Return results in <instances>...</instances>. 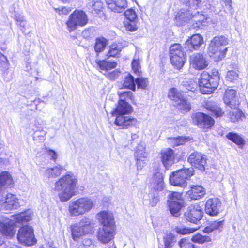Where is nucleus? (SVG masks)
Segmentation results:
<instances>
[{"mask_svg": "<svg viewBox=\"0 0 248 248\" xmlns=\"http://www.w3.org/2000/svg\"><path fill=\"white\" fill-rule=\"evenodd\" d=\"M97 219L101 226L98 229L97 238L103 244H107L112 240L116 234V222L113 214L107 210L97 214Z\"/></svg>", "mask_w": 248, "mask_h": 248, "instance_id": "1", "label": "nucleus"}, {"mask_svg": "<svg viewBox=\"0 0 248 248\" xmlns=\"http://www.w3.org/2000/svg\"><path fill=\"white\" fill-rule=\"evenodd\" d=\"M78 180L73 174H66L55 183L54 190L59 192L58 196L62 202H65L75 195L78 189Z\"/></svg>", "mask_w": 248, "mask_h": 248, "instance_id": "2", "label": "nucleus"}, {"mask_svg": "<svg viewBox=\"0 0 248 248\" xmlns=\"http://www.w3.org/2000/svg\"><path fill=\"white\" fill-rule=\"evenodd\" d=\"M164 180V176L161 171L160 168H155L148 184L150 195L149 204L151 207L155 206L159 201V193L163 190L165 186Z\"/></svg>", "mask_w": 248, "mask_h": 248, "instance_id": "3", "label": "nucleus"}, {"mask_svg": "<svg viewBox=\"0 0 248 248\" xmlns=\"http://www.w3.org/2000/svg\"><path fill=\"white\" fill-rule=\"evenodd\" d=\"M219 80L218 71L213 69L211 74L205 71L201 73L198 80V84L203 93L210 94L217 88Z\"/></svg>", "mask_w": 248, "mask_h": 248, "instance_id": "4", "label": "nucleus"}, {"mask_svg": "<svg viewBox=\"0 0 248 248\" xmlns=\"http://www.w3.org/2000/svg\"><path fill=\"white\" fill-rule=\"evenodd\" d=\"M228 44L227 39L222 36L214 37L211 40L208 48L210 56L216 62L225 58L228 50L225 46Z\"/></svg>", "mask_w": 248, "mask_h": 248, "instance_id": "5", "label": "nucleus"}, {"mask_svg": "<svg viewBox=\"0 0 248 248\" xmlns=\"http://www.w3.org/2000/svg\"><path fill=\"white\" fill-rule=\"evenodd\" d=\"M194 174V170L192 168L180 169L170 174V183L175 186L185 187L187 185V181L189 180Z\"/></svg>", "mask_w": 248, "mask_h": 248, "instance_id": "6", "label": "nucleus"}, {"mask_svg": "<svg viewBox=\"0 0 248 248\" xmlns=\"http://www.w3.org/2000/svg\"><path fill=\"white\" fill-rule=\"evenodd\" d=\"M93 206L92 199L83 197L72 201L69 204L68 210L71 216H78L90 211Z\"/></svg>", "mask_w": 248, "mask_h": 248, "instance_id": "7", "label": "nucleus"}, {"mask_svg": "<svg viewBox=\"0 0 248 248\" xmlns=\"http://www.w3.org/2000/svg\"><path fill=\"white\" fill-rule=\"evenodd\" d=\"M89 22L87 14L82 10H75L70 15L66 22L68 30L72 32L76 30L78 27H84Z\"/></svg>", "mask_w": 248, "mask_h": 248, "instance_id": "8", "label": "nucleus"}, {"mask_svg": "<svg viewBox=\"0 0 248 248\" xmlns=\"http://www.w3.org/2000/svg\"><path fill=\"white\" fill-rule=\"evenodd\" d=\"M168 98L174 104V106L181 111L188 112L191 110V104L183 95V92L176 88H170L168 93Z\"/></svg>", "mask_w": 248, "mask_h": 248, "instance_id": "9", "label": "nucleus"}, {"mask_svg": "<svg viewBox=\"0 0 248 248\" xmlns=\"http://www.w3.org/2000/svg\"><path fill=\"white\" fill-rule=\"evenodd\" d=\"M185 206L182 193L172 191L168 197L167 206L170 213L175 217L180 215L181 209Z\"/></svg>", "mask_w": 248, "mask_h": 248, "instance_id": "10", "label": "nucleus"}, {"mask_svg": "<svg viewBox=\"0 0 248 248\" xmlns=\"http://www.w3.org/2000/svg\"><path fill=\"white\" fill-rule=\"evenodd\" d=\"M17 239L19 243L27 247L35 245L37 242L33 227L28 225L20 227L17 232Z\"/></svg>", "mask_w": 248, "mask_h": 248, "instance_id": "11", "label": "nucleus"}, {"mask_svg": "<svg viewBox=\"0 0 248 248\" xmlns=\"http://www.w3.org/2000/svg\"><path fill=\"white\" fill-rule=\"evenodd\" d=\"M94 228V223L89 219L85 218L80 220L79 225L77 224L70 226L71 234L75 241H78L80 237L91 233Z\"/></svg>", "mask_w": 248, "mask_h": 248, "instance_id": "12", "label": "nucleus"}, {"mask_svg": "<svg viewBox=\"0 0 248 248\" xmlns=\"http://www.w3.org/2000/svg\"><path fill=\"white\" fill-rule=\"evenodd\" d=\"M192 120L193 124L207 132L211 130L215 125V121L210 115L203 112H198L193 114Z\"/></svg>", "mask_w": 248, "mask_h": 248, "instance_id": "13", "label": "nucleus"}, {"mask_svg": "<svg viewBox=\"0 0 248 248\" xmlns=\"http://www.w3.org/2000/svg\"><path fill=\"white\" fill-rule=\"evenodd\" d=\"M202 217L203 211L198 203L191 204L184 214V219L194 224H197Z\"/></svg>", "mask_w": 248, "mask_h": 248, "instance_id": "14", "label": "nucleus"}, {"mask_svg": "<svg viewBox=\"0 0 248 248\" xmlns=\"http://www.w3.org/2000/svg\"><path fill=\"white\" fill-rule=\"evenodd\" d=\"M187 161L193 169L195 168L203 172L207 164V158L202 153L194 151L188 157Z\"/></svg>", "mask_w": 248, "mask_h": 248, "instance_id": "15", "label": "nucleus"}, {"mask_svg": "<svg viewBox=\"0 0 248 248\" xmlns=\"http://www.w3.org/2000/svg\"><path fill=\"white\" fill-rule=\"evenodd\" d=\"M189 64L196 70H202L208 67L209 63L204 55L196 53L189 57Z\"/></svg>", "mask_w": 248, "mask_h": 248, "instance_id": "16", "label": "nucleus"}, {"mask_svg": "<svg viewBox=\"0 0 248 248\" xmlns=\"http://www.w3.org/2000/svg\"><path fill=\"white\" fill-rule=\"evenodd\" d=\"M160 155V161L166 169L169 170L175 163L174 151L171 148L161 150Z\"/></svg>", "mask_w": 248, "mask_h": 248, "instance_id": "17", "label": "nucleus"}, {"mask_svg": "<svg viewBox=\"0 0 248 248\" xmlns=\"http://www.w3.org/2000/svg\"><path fill=\"white\" fill-rule=\"evenodd\" d=\"M114 124L122 129H128L135 126L138 122L136 118L128 115H123L115 116Z\"/></svg>", "mask_w": 248, "mask_h": 248, "instance_id": "18", "label": "nucleus"}, {"mask_svg": "<svg viewBox=\"0 0 248 248\" xmlns=\"http://www.w3.org/2000/svg\"><path fill=\"white\" fill-rule=\"evenodd\" d=\"M221 205V203L218 199L216 198H209L205 203V212L209 216H216L219 213V208Z\"/></svg>", "mask_w": 248, "mask_h": 248, "instance_id": "19", "label": "nucleus"}, {"mask_svg": "<svg viewBox=\"0 0 248 248\" xmlns=\"http://www.w3.org/2000/svg\"><path fill=\"white\" fill-rule=\"evenodd\" d=\"M237 92L232 89H227L224 93L223 100L224 103L232 109L239 107L240 103L237 98Z\"/></svg>", "mask_w": 248, "mask_h": 248, "instance_id": "20", "label": "nucleus"}, {"mask_svg": "<svg viewBox=\"0 0 248 248\" xmlns=\"http://www.w3.org/2000/svg\"><path fill=\"white\" fill-rule=\"evenodd\" d=\"M203 43V38L200 34H194L185 42V48L189 52L198 50Z\"/></svg>", "mask_w": 248, "mask_h": 248, "instance_id": "21", "label": "nucleus"}, {"mask_svg": "<svg viewBox=\"0 0 248 248\" xmlns=\"http://www.w3.org/2000/svg\"><path fill=\"white\" fill-rule=\"evenodd\" d=\"M206 194V190L201 185H192L190 186L189 189L186 192V196L190 200H200Z\"/></svg>", "mask_w": 248, "mask_h": 248, "instance_id": "22", "label": "nucleus"}, {"mask_svg": "<svg viewBox=\"0 0 248 248\" xmlns=\"http://www.w3.org/2000/svg\"><path fill=\"white\" fill-rule=\"evenodd\" d=\"M133 111V107L128 102L123 100H119L115 108L111 111V114L113 116L129 115Z\"/></svg>", "mask_w": 248, "mask_h": 248, "instance_id": "23", "label": "nucleus"}, {"mask_svg": "<svg viewBox=\"0 0 248 248\" xmlns=\"http://www.w3.org/2000/svg\"><path fill=\"white\" fill-rule=\"evenodd\" d=\"M4 205L6 210L16 209L20 206L19 199L16 195L8 193L5 198Z\"/></svg>", "mask_w": 248, "mask_h": 248, "instance_id": "24", "label": "nucleus"}, {"mask_svg": "<svg viewBox=\"0 0 248 248\" xmlns=\"http://www.w3.org/2000/svg\"><path fill=\"white\" fill-rule=\"evenodd\" d=\"M108 8L114 12H121L126 6L125 0H106Z\"/></svg>", "mask_w": 248, "mask_h": 248, "instance_id": "25", "label": "nucleus"}, {"mask_svg": "<svg viewBox=\"0 0 248 248\" xmlns=\"http://www.w3.org/2000/svg\"><path fill=\"white\" fill-rule=\"evenodd\" d=\"M206 20L205 16L199 12L194 15L191 14L190 22L193 28L200 29L205 26Z\"/></svg>", "mask_w": 248, "mask_h": 248, "instance_id": "26", "label": "nucleus"}, {"mask_svg": "<svg viewBox=\"0 0 248 248\" xmlns=\"http://www.w3.org/2000/svg\"><path fill=\"white\" fill-rule=\"evenodd\" d=\"M226 137L228 140L240 148H243L246 144L244 138L237 133L230 132L226 135Z\"/></svg>", "mask_w": 248, "mask_h": 248, "instance_id": "27", "label": "nucleus"}, {"mask_svg": "<svg viewBox=\"0 0 248 248\" xmlns=\"http://www.w3.org/2000/svg\"><path fill=\"white\" fill-rule=\"evenodd\" d=\"M170 63L177 70L181 69L187 60V55L170 57Z\"/></svg>", "mask_w": 248, "mask_h": 248, "instance_id": "28", "label": "nucleus"}, {"mask_svg": "<svg viewBox=\"0 0 248 248\" xmlns=\"http://www.w3.org/2000/svg\"><path fill=\"white\" fill-rule=\"evenodd\" d=\"M234 109H235V111H230L228 114V117L231 122L238 123L245 119V113L239 108V107Z\"/></svg>", "mask_w": 248, "mask_h": 248, "instance_id": "29", "label": "nucleus"}, {"mask_svg": "<svg viewBox=\"0 0 248 248\" xmlns=\"http://www.w3.org/2000/svg\"><path fill=\"white\" fill-rule=\"evenodd\" d=\"M108 44V40L103 36L98 37L95 39L94 49L97 55L105 50Z\"/></svg>", "mask_w": 248, "mask_h": 248, "instance_id": "30", "label": "nucleus"}, {"mask_svg": "<svg viewBox=\"0 0 248 248\" xmlns=\"http://www.w3.org/2000/svg\"><path fill=\"white\" fill-rule=\"evenodd\" d=\"M121 50L122 48L119 44L116 42H113L108 48V51L106 55V57L108 58L118 57Z\"/></svg>", "mask_w": 248, "mask_h": 248, "instance_id": "31", "label": "nucleus"}, {"mask_svg": "<svg viewBox=\"0 0 248 248\" xmlns=\"http://www.w3.org/2000/svg\"><path fill=\"white\" fill-rule=\"evenodd\" d=\"M122 89H127L135 92L136 90L135 85V79L130 73H128L125 77L122 85Z\"/></svg>", "mask_w": 248, "mask_h": 248, "instance_id": "32", "label": "nucleus"}, {"mask_svg": "<svg viewBox=\"0 0 248 248\" xmlns=\"http://www.w3.org/2000/svg\"><path fill=\"white\" fill-rule=\"evenodd\" d=\"M191 14L189 10L181 9L175 15V20L179 23L189 22L191 20Z\"/></svg>", "mask_w": 248, "mask_h": 248, "instance_id": "33", "label": "nucleus"}, {"mask_svg": "<svg viewBox=\"0 0 248 248\" xmlns=\"http://www.w3.org/2000/svg\"><path fill=\"white\" fill-rule=\"evenodd\" d=\"M183 46L179 43H174L170 46L169 56L170 57L186 55Z\"/></svg>", "mask_w": 248, "mask_h": 248, "instance_id": "34", "label": "nucleus"}, {"mask_svg": "<svg viewBox=\"0 0 248 248\" xmlns=\"http://www.w3.org/2000/svg\"><path fill=\"white\" fill-rule=\"evenodd\" d=\"M13 184L14 181L12 176L9 171H3L0 172V188Z\"/></svg>", "mask_w": 248, "mask_h": 248, "instance_id": "35", "label": "nucleus"}, {"mask_svg": "<svg viewBox=\"0 0 248 248\" xmlns=\"http://www.w3.org/2000/svg\"><path fill=\"white\" fill-rule=\"evenodd\" d=\"M96 63L100 69L104 71L110 70L115 68L117 66V63L116 62L106 60H96Z\"/></svg>", "mask_w": 248, "mask_h": 248, "instance_id": "36", "label": "nucleus"}, {"mask_svg": "<svg viewBox=\"0 0 248 248\" xmlns=\"http://www.w3.org/2000/svg\"><path fill=\"white\" fill-rule=\"evenodd\" d=\"M206 109L215 118L222 117L225 114L223 108L218 105L214 104L208 106L206 107Z\"/></svg>", "mask_w": 248, "mask_h": 248, "instance_id": "37", "label": "nucleus"}, {"mask_svg": "<svg viewBox=\"0 0 248 248\" xmlns=\"http://www.w3.org/2000/svg\"><path fill=\"white\" fill-rule=\"evenodd\" d=\"M191 241L194 243L198 244H203L211 242L212 239L211 237L208 235H203L199 232L194 234L192 237Z\"/></svg>", "mask_w": 248, "mask_h": 248, "instance_id": "38", "label": "nucleus"}, {"mask_svg": "<svg viewBox=\"0 0 248 248\" xmlns=\"http://www.w3.org/2000/svg\"><path fill=\"white\" fill-rule=\"evenodd\" d=\"M223 220L218 221L215 220L208 224L203 230V232L205 233H209L213 231L219 229L223 225Z\"/></svg>", "mask_w": 248, "mask_h": 248, "instance_id": "39", "label": "nucleus"}, {"mask_svg": "<svg viewBox=\"0 0 248 248\" xmlns=\"http://www.w3.org/2000/svg\"><path fill=\"white\" fill-rule=\"evenodd\" d=\"M163 241L164 248H172L176 242L175 236L172 233L167 234L163 237Z\"/></svg>", "mask_w": 248, "mask_h": 248, "instance_id": "40", "label": "nucleus"}, {"mask_svg": "<svg viewBox=\"0 0 248 248\" xmlns=\"http://www.w3.org/2000/svg\"><path fill=\"white\" fill-rule=\"evenodd\" d=\"M149 79L147 78L138 77L135 78V85H137L138 89L145 90L149 85Z\"/></svg>", "mask_w": 248, "mask_h": 248, "instance_id": "41", "label": "nucleus"}, {"mask_svg": "<svg viewBox=\"0 0 248 248\" xmlns=\"http://www.w3.org/2000/svg\"><path fill=\"white\" fill-rule=\"evenodd\" d=\"M63 168L61 166H55L49 168L47 169V173L48 178H56L60 176Z\"/></svg>", "mask_w": 248, "mask_h": 248, "instance_id": "42", "label": "nucleus"}, {"mask_svg": "<svg viewBox=\"0 0 248 248\" xmlns=\"http://www.w3.org/2000/svg\"><path fill=\"white\" fill-rule=\"evenodd\" d=\"M172 146L173 147L184 145L188 140V137L178 136L177 137L171 138Z\"/></svg>", "mask_w": 248, "mask_h": 248, "instance_id": "43", "label": "nucleus"}, {"mask_svg": "<svg viewBox=\"0 0 248 248\" xmlns=\"http://www.w3.org/2000/svg\"><path fill=\"white\" fill-rule=\"evenodd\" d=\"M180 248H197V247L188 238L181 239L178 242Z\"/></svg>", "mask_w": 248, "mask_h": 248, "instance_id": "44", "label": "nucleus"}, {"mask_svg": "<svg viewBox=\"0 0 248 248\" xmlns=\"http://www.w3.org/2000/svg\"><path fill=\"white\" fill-rule=\"evenodd\" d=\"M9 62L7 57L1 52H0V68L4 73L9 69Z\"/></svg>", "mask_w": 248, "mask_h": 248, "instance_id": "45", "label": "nucleus"}, {"mask_svg": "<svg viewBox=\"0 0 248 248\" xmlns=\"http://www.w3.org/2000/svg\"><path fill=\"white\" fill-rule=\"evenodd\" d=\"M135 156L137 165L140 166L141 164H145L147 156L144 151H142L141 153H140V152L137 150L135 152Z\"/></svg>", "mask_w": 248, "mask_h": 248, "instance_id": "46", "label": "nucleus"}, {"mask_svg": "<svg viewBox=\"0 0 248 248\" xmlns=\"http://www.w3.org/2000/svg\"><path fill=\"white\" fill-rule=\"evenodd\" d=\"M199 228H193L185 227L183 228L176 227L175 228V232L179 234L185 235L188 234L193 233V232L197 231Z\"/></svg>", "mask_w": 248, "mask_h": 248, "instance_id": "47", "label": "nucleus"}, {"mask_svg": "<svg viewBox=\"0 0 248 248\" xmlns=\"http://www.w3.org/2000/svg\"><path fill=\"white\" fill-rule=\"evenodd\" d=\"M2 232L4 235L8 236H12L16 232L14 225L9 224H4L3 226Z\"/></svg>", "mask_w": 248, "mask_h": 248, "instance_id": "48", "label": "nucleus"}, {"mask_svg": "<svg viewBox=\"0 0 248 248\" xmlns=\"http://www.w3.org/2000/svg\"><path fill=\"white\" fill-rule=\"evenodd\" d=\"M186 6L189 8L197 9L202 5V0H184Z\"/></svg>", "mask_w": 248, "mask_h": 248, "instance_id": "49", "label": "nucleus"}, {"mask_svg": "<svg viewBox=\"0 0 248 248\" xmlns=\"http://www.w3.org/2000/svg\"><path fill=\"white\" fill-rule=\"evenodd\" d=\"M238 71L236 70H230L228 71L226 76V79L227 81L230 82H234L238 79Z\"/></svg>", "mask_w": 248, "mask_h": 248, "instance_id": "50", "label": "nucleus"}, {"mask_svg": "<svg viewBox=\"0 0 248 248\" xmlns=\"http://www.w3.org/2000/svg\"><path fill=\"white\" fill-rule=\"evenodd\" d=\"M132 69L133 72L140 76L141 75V66L139 60L134 59L131 63Z\"/></svg>", "mask_w": 248, "mask_h": 248, "instance_id": "51", "label": "nucleus"}, {"mask_svg": "<svg viewBox=\"0 0 248 248\" xmlns=\"http://www.w3.org/2000/svg\"><path fill=\"white\" fill-rule=\"evenodd\" d=\"M119 96L120 98L119 100H123L124 101L126 100H130L133 101L134 100V95L133 93L129 91H124L119 93Z\"/></svg>", "mask_w": 248, "mask_h": 248, "instance_id": "52", "label": "nucleus"}, {"mask_svg": "<svg viewBox=\"0 0 248 248\" xmlns=\"http://www.w3.org/2000/svg\"><path fill=\"white\" fill-rule=\"evenodd\" d=\"M125 17L130 22L136 21L137 19V15L136 12L133 9H129L126 10L124 12Z\"/></svg>", "mask_w": 248, "mask_h": 248, "instance_id": "53", "label": "nucleus"}, {"mask_svg": "<svg viewBox=\"0 0 248 248\" xmlns=\"http://www.w3.org/2000/svg\"><path fill=\"white\" fill-rule=\"evenodd\" d=\"M55 11L60 16L67 15L71 11L72 9L70 7L62 6L54 9Z\"/></svg>", "mask_w": 248, "mask_h": 248, "instance_id": "54", "label": "nucleus"}, {"mask_svg": "<svg viewBox=\"0 0 248 248\" xmlns=\"http://www.w3.org/2000/svg\"><path fill=\"white\" fill-rule=\"evenodd\" d=\"M92 10L95 13L97 14L103 10V3L100 1L96 0L92 4Z\"/></svg>", "mask_w": 248, "mask_h": 248, "instance_id": "55", "label": "nucleus"}, {"mask_svg": "<svg viewBox=\"0 0 248 248\" xmlns=\"http://www.w3.org/2000/svg\"><path fill=\"white\" fill-rule=\"evenodd\" d=\"M120 73L119 70H114L107 74L106 75L107 78L110 80L113 81L116 79Z\"/></svg>", "mask_w": 248, "mask_h": 248, "instance_id": "56", "label": "nucleus"}, {"mask_svg": "<svg viewBox=\"0 0 248 248\" xmlns=\"http://www.w3.org/2000/svg\"><path fill=\"white\" fill-rule=\"evenodd\" d=\"M126 30L130 31H134L137 30L138 28L136 24V21L127 23L125 25Z\"/></svg>", "mask_w": 248, "mask_h": 248, "instance_id": "57", "label": "nucleus"}, {"mask_svg": "<svg viewBox=\"0 0 248 248\" xmlns=\"http://www.w3.org/2000/svg\"><path fill=\"white\" fill-rule=\"evenodd\" d=\"M46 152L50 156V159L55 161L57 159V155L55 151L52 149H46Z\"/></svg>", "mask_w": 248, "mask_h": 248, "instance_id": "58", "label": "nucleus"}, {"mask_svg": "<svg viewBox=\"0 0 248 248\" xmlns=\"http://www.w3.org/2000/svg\"><path fill=\"white\" fill-rule=\"evenodd\" d=\"M31 219L30 214L27 213H21L19 215V220L21 222H28Z\"/></svg>", "mask_w": 248, "mask_h": 248, "instance_id": "59", "label": "nucleus"}, {"mask_svg": "<svg viewBox=\"0 0 248 248\" xmlns=\"http://www.w3.org/2000/svg\"><path fill=\"white\" fill-rule=\"evenodd\" d=\"M226 5L229 6V8L232 9V1L231 0H223Z\"/></svg>", "mask_w": 248, "mask_h": 248, "instance_id": "60", "label": "nucleus"}, {"mask_svg": "<svg viewBox=\"0 0 248 248\" xmlns=\"http://www.w3.org/2000/svg\"><path fill=\"white\" fill-rule=\"evenodd\" d=\"M195 88L194 87H191L190 88L188 89V90L190 91H193V90Z\"/></svg>", "mask_w": 248, "mask_h": 248, "instance_id": "61", "label": "nucleus"}, {"mask_svg": "<svg viewBox=\"0 0 248 248\" xmlns=\"http://www.w3.org/2000/svg\"><path fill=\"white\" fill-rule=\"evenodd\" d=\"M183 154V156H185V155H186V153H185V152H184Z\"/></svg>", "mask_w": 248, "mask_h": 248, "instance_id": "62", "label": "nucleus"}, {"mask_svg": "<svg viewBox=\"0 0 248 248\" xmlns=\"http://www.w3.org/2000/svg\"><path fill=\"white\" fill-rule=\"evenodd\" d=\"M2 161V159L0 158V163H1Z\"/></svg>", "mask_w": 248, "mask_h": 248, "instance_id": "63", "label": "nucleus"}, {"mask_svg": "<svg viewBox=\"0 0 248 248\" xmlns=\"http://www.w3.org/2000/svg\"><path fill=\"white\" fill-rule=\"evenodd\" d=\"M51 248H55V247H51Z\"/></svg>", "mask_w": 248, "mask_h": 248, "instance_id": "64", "label": "nucleus"}]
</instances>
